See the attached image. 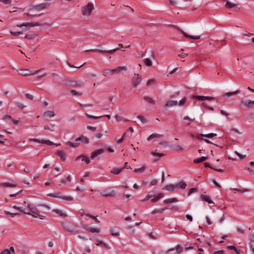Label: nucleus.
<instances>
[{
  "instance_id": "obj_1",
  "label": "nucleus",
  "mask_w": 254,
  "mask_h": 254,
  "mask_svg": "<svg viewBox=\"0 0 254 254\" xmlns=\"http://www.w3.org/2000/svg\"><path fill=\"white\" fill-rule=\"evenodd\" d=\"M94 9V5L92 2H89L82 8V14L84 16H89Z\"/></svg>"
},
{
  "instance_id": "obj_2",
  "label": "nucleus",
  "mask_w": 254,
  "mask_h": 254,
  "mask_svg": "<svg viewBox=\"0 0 254 254\" xmlns=\"http://www.w3.org/2000/svg\"><path fill=\"white\" fill-rule=\"evenodd\" d=\"M101 195L103 197H114L117 195V192L111 188H107L101 192Z\"/></svg>"
},
{
  "instance_id": "obj_3",
  "label": "nucleus",
  "mask_w": 254,
  "mask_h": 254,
  "mask_svg": "<svg viewBox=\"0 0 254 254\" xmlns=\"http://www.w3.org/2000/svg\"><path fill=\"white\" fill-rule=\"evenodd\" d=\"M42 69L43 68L40 69L36 71H33L27 69H22L19 70V74L21 75L27 76L30 75H33L39 73Z\"/></svg>"
},
{
  "instance_id": "obj_4",
  "label": "nucleus",
  "mask_w": 254,
  "mask_h": 254,
  "mask_svg": "<svg viewBox=\"0 0 254 254\" xmlns=\"http://www.w3.org/2000/svg\"><path fill=\"white\" fill-rule=\"evenodd\" d=\"M63 228L66 231L70 233L75 232L76 229L75 226L69 223L64 222L62 224Z\"/></svg>"
},
{
  "instance_id": "obj_5",
  "label": "nucleus",
  "mask_w": 254,
  "mask_h": 254,
  "mask_svg": "<svg viewBox=\"0 0 254 254\" xmlns=\"http://www.w3.org/2000/svg\"><path fill=\"white\" fill-rule=\"evenodd\" d=\"M119 50H120L119 48H116L115 49L111 50H100V49H91V50H86L85 52H99L102 54H112Z\"/></svg>"
},
{
  "instance_id": "obj_6",
  "label": "nucleus",
  "mask_w": 254,
  "mask_h": 254,
  "mask_svg": "<svg viewBox=\"0 0 254 254\" xmlns=\"http://www.w3.org/2000/svg\"><path fill=\"white\" fill-rule=\"evenodd\" d=\"M50 6V4L48 3H43L35 5H31L30 6L29 9L30 10H40L44 9Z\"/></svg>"
},
{
  "instance_id": "obj_7",
  "label": "nucleus",
  "mask_w": 254,
  "mask_h": 254,
  "mask_svg": "<svg viewBox=\"0 0 254 254\" xmlns=\"http://www.w3.org/2000/svg\"><path fill=\"white\" fill-rule=\"evenodd\" d=\"M30 140L32 141L33 142H38V143H44V144H47V145H50V146L53 145H56L57 146H59V145H61V143L56 144L49 140H44V139L40 140V139H37V138H32V139H30Z\"/></svg>"
},
{
  "instance_id": "obj_8",
  "label": "nucleus",
  "mask_w": 254,
  "mask_h": 254,
  "mask_svg": "<svg viewBox=\"0 0 254 254\" xmlns=\"http://www.w3.org/2000/svg\"><path fill=\"white\" fill-rule=\"evenodd\" d=\"M47 23H40L39 22H28L26 23H23L20 25H17L18 27H22V26H31V27H35V26H44L46 25Z\"/></svg>"
},
{
  "instance_id": "obj_9",
  "label": "nucleus",
  "mask_w": 254,
  "mask_h": 254,
  "mask_svg": "<svg viewBox=\"0 0 254 254\" xmlns=\"http://www.w3.org/2000/svg\"><path fill=\"white\" fill-rule=\"evenodd\" d=\"M192 98L195 100H198L200 101H204L205 100H213L215 99V97L211 96H200V95H196L193 96Z\"/></svg>"
},
{
  "instance_id": "obj_10",
  "label": "nucleus",
  "mask_w": 254,
  "mask_h": 254,
  "mask_svg": "<svg viewBox=\"0 0 254 254\" xmlns=\"http://www.w3.org/2000/svg\"><path fill=\"white\" fill-rule=\"evenodd\" d=\"M134 76L132 79V83L136 87L141 82V78L138 74H134Z\"/></svg>"
},
{
  "instance_id": "obj_11",
  "label": "nucleus",
  "mask_w": 254,
  "mask_h": 254,
  "mask_svg": "<svg viewBox=\"0 0 254 254\" xmlns=\"http://www.w3.org/2000/svg\"><path fill=\"white\" fill-rule=\"evenodd\" d=\"M55 197L59 198L66 201H72L73 199V197L71 196L64 195L61 193H55Z\"/></svg>"
},
{
  "instance_id": "obj_12",
  "label": "nucleus",
  "mask_w": 254,
  "mask_h": 254,
  "mask_svg": "<svg viewBox=\"0 0 254 254\" xmlns=\"http://www.w3.org/2000/svg\"><path fill=\"white\" fill-rule=\"evenodd\" d=\"M105 151V150L102 148L97 149L94 151H93L91 154L90 158L91 159H93L95 157H97L98 156L101 155V154L103 153Z\"/></svg>"
},
{
  "instance_id": "obj_13",
  "label": "nucleus",
  "mask_w": 254,
  "mask_h": 254,
  "mask_svg": "<svg viewBox=\"0 0 254 254\" xmlns=\"http://www.w3.org/2000/svg\"><path fill=\"white\" fill-rule=\"evenodd\" d=\"M242 105L248 107V108H252L253 105H254V101H248L247 100H243L241 101Z\"/></svg>"
},
{
  "instance_id": "obj_14",
  "label": "nucleus",
  "mask_w": 254,
  "mask_h": 254,
  "mask_svg": "<svg viewBox=\"0 0 254 254\" xmlns=\"http://www.w3.org/2000/svg\"><path fill=\"white\" fill-rule=\"evenodd\" d=\"M81 158H82V161H85V162L87 164H88L90 163V160L89 158L88 157H87L84 155H79L76 158L75 160L76 161L78 160Z\"/></svg>"
},
{
  "instance_id": "obj_15",
  "label": "nucleus",
  "mask_w": 254,
  "mask_h": 254,
  "mask_svg": "<svg viewBox=\"0 0 254 254\" xmlns=\"http://www.w3.org/2000/svg\"><path fill=\"white\" fill-rule=\"evenodd\" d=\"M56 154L60 157L62 161H64L66 159L65 154L62 150H58L56 152Z\"/></svg>"
},
{
  "instance_id": "obj_16",
  "label": "nucleus",
  "mask_w": 254,
  "mask_h": 254,
  "mask_svg": "<svg viewBox=\"0 0 254 254\" xmlns=\"http://www.w3.org/2000/svg\"><path fill=\"white\" fill-rule=\"evenodd\" d=\"M181 32L185 37L189 39L197 40L200 38V36H191L183 31H181Z\"/></svg>"
},
{
  "instance_id": "obj_17",
  "label": "nucleus",
  "mask_w": 254,
  "mask_h": 254,
  "mask_svg": "<svg viewBox=\"0 0 254 254\" xmlns=\"http://www.w3.org/2000/svg\"><path fill=\"white\" fill-rule=\"evenodd\" d=\"M217 134L214 133H210L208 134H199V135L197 136L198 139H200V136H203L207 138H212L214 136H216Z\"/></svg>"
},
{
  "instance_id": "obj_18",
  "label": "nucleus",
  "mask_w": 254,
  "mask_h": 254,
  "mask_svg": "<svg viewBox=\"0 0 254 254\" xmlns=\"http://www.w3.org/2000/svg\"><path fill=\"white\" fill-rule=\"evenodd\" d=\"M178 104L177 101L169 100L166 102L165 104L166 107H171L173 106H176Z\"/></svg>"
},
{
  "instance_id": "obj_19",
  "label": "nucleus",
  "mask_w": 254,
  "mask_h": 254,
  "mask_svg": "<svg viewBox=\"0 0 254 254\" xmlns=\"http://www.w3.org/2000/svg\"><path fill=\"white\" fill-rule=\"evenodd\" d=\"M178 201H179V200L177 198L174 197L171 198H167L164 200L163 203L165 204H168L173 202H176Z\"/></svg>"
},
{
  "instance_id": "obj_20",
  "label": "nucleus",
  "mask_w": 254,
  "mask_h": 254,
  "mask_svg": "<svg viewBox=\"0 0 254 254\" xmlns=\"http://www.w3.org/2000/svg\"><path fill=\"white\" fill-rule=\"evenodd\" d=\"M110 232L111 235L114 236L118 237L120 235L119 231L117 230L115 227L111 228Z\"/></svg>"
},
{
  "instance_id": "obj_21",
  "label": "nucleus",
  "mask_w": 254,
  "mask_h": 254,
  "mask_svg": "<svg viewBox=\"0 0 254 254\" xmlns=\"http://www.w3.org/2000/svg\"><path fill=\"white\" fill-rule=\"evenodd\" d=\"M31 213H33L32 216L33 217H37V216H38V217L41 216L40 211L35 207L34 209H31Z\"/></svg>"
},
{
  "instance_id": "obj_22",
  "label": "nucleus",
  "mask_w": 254,
  "mask_h": 254,
  "mask_svg": "<svg viewBox=\"0 0 254 254\" xmlns=\"http://www.w3.org/2000/svg\"><path fill=\"white\" fill-rule=\"evenodd\" d=\"M124 168H114L111 171V173L114 174L118 175L123 170Z\"/></svg>"
},
{
  "instance_id": "obj_23",
  "label": "nucleus",
  "mask_w": 254,
  "mask_h": 254,
  "mask_svg": "<svg viewBox=\"0 0 254 254\" xmlns=\"http://www.w3.org/2000/svg\"><path fill=\"white\" fill-rule=\"evenodd\" d=\"M175 186L176 188L185 189L187 187V184L185 182L181 181L178 183V184H176Z\"/></svg>"
},
{
  "instance_id": "obj_24",
  "label": "nucleus",
  "mask_w": 254,
  "mask_h": 254,
  "mask_svg": "<svg viewBox=\"0 0 254 254\" xmlns=\"http://www.w3.org/2000/svg\"><path fill=\"white\" fill-rule=\"evenodd\" d=\"M200 198L202 199V200L207 202L208 203H214L213 201H212L208 196L205 195H201Z\"/></svg>"
},
{
  "instance_id": "obj_25",
  "label": "nucleus",
  "mask_w": 254,
  "mask_h": 254,
  "mask_svg": "<svg viewBox=\"0 0 254 254\" xmlns=\"http://www.w3.org/2000/svg\"><path fill=\"white\" fill-rule=\"evenodd\" d=\"M163 136V135L162 134H158V133H152L151 134L148 138H147V140L148 141L151 140L153 138H161Z\"/></svg>"
},
{
  "instance_id": "obj_26",
  "label": "nucleus",
  "mask_w": 254,
  "mask_h": 254,
  "mask_svg": "<svg viewBox=\"0 0 254 254\" xmlns=\"http://www.w3.org/2000/svg\"><path fill=\"white\" fill-rule=\"evenodd\" d=\"M208 159L207 156H202L200 158H196L193 160L194 163H199L200 162L204 161Z\"/></svg>"
},
{
  "instance_id": "obj_27",
  "label": "nucleus",
  "mask_w": 254,
  "mask_h": 254,
  "mask_svg": "<svg viewBox=\"0 0 254 254\" xmlns=\"http://www.w3.org/2000/svg\"><path fill=\"white\" fill-rule=\"evenodd\" d=\"M241 92V90L240 89H238L236 90L235 92H227L225 93L223 96L224 97H230L232 95H236L238 93H239Z\"/></svg>"
},
{
  "instance_id": "obj_28",
  "label": "nucleus",
  "mask_w": 254,
  "mask_h": 254,
  "mask_svg": "<svg viewBox=\"0 0 254 254\" xmlns=\"http://www.w3.org/2000/svg\"><path fill=\"white\" fill-rule=\"evenodd\" d=\"M238 4L232 3L231 2L227 1L225 3V7L227 8L230 9L234 7H236Z\"/></svg>"
},
{
  "instance_id": "obj_29",
  "label": "nucleus",
  "mask_w": 254,
  "mask_h": 254,
  "mask_svg": "<svg viewBox=\"0 0 254 254\" xmlns=\"http://www.w3.org/2000/svg\"><path fill=\"white\" fill-rule=\"evenodd\" d=\"M44 116L49 118L53 117L55 116V113L53 111H48L44 113Z\"/></svg>"
},
{
  "instance_id": "obj_30",
  "label": "nucleus",
  "mask_w": 254,
  "mask_h": 254,
  "mask_svg": "<svg viewBox=\"0 0 254 254\" xmlns=\"http://www.w3.org/2000/svg\"><path fill=\"white\" fill-rule=\"evenodd\" d=\"M127 69L126 66H118V67L114 69V73H119L122 71L126 70Z\"/></svg>"
},
{
  "instance_id": "obj_31",
  "label": "nucleus",
  "mask_w": 254,
  "mask_h": 254,
  "mask_svg": "<svg viewBox=\"0 0 254 254\" xmlns=\"http://www.w3.org/2000/svg\"><path fill=\"white\" fill-rule=\"evenodd\" d=\"M175 188H176L175 185H174L172 184H170V185H166L164 189L167 190H168V191H174V190H175Z\"/></svg>"
},
{
  "instance_id": "obj_32",
  "label": "nucleus",
  "mask_w": 254,
  "mask_h": 254,
  "mask_svg": "<svg viewBox=\"0 0 254 254\" xmlns=\"http://www.w3.org/2000/svg\"><path fill=\"white\" fill-rule=\"evenodd\" d=\"M163 196V194L162 193H160L158 194L156 196H155L154 198L151 199V201L152 202H157L158 200H159Z\"/></svg>"
},
{
  "instance_id": "obj_33",
  "label": "nucleus",
  "mask_w": 254,
  "mask_h": 254,
  "mask_svg": "<svg viewBox=\"0 0 254 254\" xmlns=\"http://www.w3.org/2000/svg\"><path fill=\"white\" fill-rule=\"evenodd\" d=\"M53 211L62 217H66L67 216V215L63 212L62 210L59 209H54Z\"/></svg>"
},
{
  "instance_id": "obj_34",
  "label": "nucleus",
  "mask_w": 254,
  "mask_h": 254,
  "mask_svg": "<svg viewBox=\"0 0 254 254\" xmlns=\"http://www.w3.org/2000/svg\"><path fill=\"white\" fill-rule=\"evenodd\" d=\"M66 144L67 145H68V146H70V147H73V148H75V147L78 146L80 145V143L79 142H76V141L75 142H72L71 141H67L66 143Z\"/></svg>"
},
{
  "instance_id": "obj_35",
  "label": "nucleus",
  "mask_w": 254,
  "mask_h": 254,
  "mask_svg": "<svg viewBox=\"0 0 254 254\" xmlns=\"http://www.w3.org/2000/svg\"><path fill=\"white\" fill-rule=\"evenodd\" d=\"M114 117L117 121H123L124 122L129 121L128 119L124 118V117L118 116L117 115H116Z\"/></svg>"
},
{
  "instance_id": "obj_36",
  "label": "nucleus",
  "mask_w": 254,
  "mask_h": 254,
  "mask_svg": "<svg viewBox=\"0 0 254 254\" xmlns=\"http://www.w3.org/2000/svg\"><path fill=\"white\" fill-rule=\"evenodd\" d=\"M143 99L145 101L150 104L154 105L155 104V101L149 97L145 96L143 98Z\"/></svg>"
},
{
  "instance_id": "obj_37",
  "label": "nucleus",
  "mask_w": 254,
  "mask_h": 254,
  "mask_svg": "<svg viewBox=\"0 0 254 254\" xmlns=\"http://www.w3.org/2000/svg\"><path fill=\"white\" fill-rule=\"evenodd\" d=\"M0 185L1 186H2V187H12V188H14V187H15L16 186V185L12 184H11V183H1Z\"/></svg>"
},
{
  "instance_id": "obj_38",
  "label": "nucleus",
  "mask_w": 254,
  "mask_h": 254,
  "mask_svg": "<svg viewBox=\"0 0 254 254\" xmlns=\"http://www.w3.org/2000/svg\"><path fill=\"white\" fill-rule=\"evenodd\" d=\"M176 250L177 253L179 254L181 252H182V251H183V248L182 247L180 246V245H177L176 247V248L175 249H170L168 251V252H170V251H174Z\"/></svg>"
},
{
  "instance_id": "obj_39",
  "label": "nucleus",
  "mask_w": 254,
  "mask_h": 254,
  "mask_svg": "<svg viewBox=\"0 0 254 254\" xmlns=\"http://www.w3.org/2000/svg\"><path fill=\"white\" fill-rule=\"evenodd\" d=\"M249 238L250 241V248H252V244L254 243V233L250 234L249 235Z\"/></svg>"
},
{
  "instance_id": "obj_40",
  "label": "nucleus",
  "mask_w": 254,
  "mask_h": 254,
  "mask_svg": "<svg viewBox=\"0 0 254 254\" xmlns=\"http://www.w3.org/2000/svg\"><path fill=\"white\" fill-rule=\"evenodd\" d=\"M165 210H166V208H165L155 209L152 211V214H155L156 213H162Z\"/></svg>"
},
{
  "instance_id": "obj_41",
  "label": "nucleus",
  "mask_w": 254,
  "mask_h": 254,
  "mask_svg": "<svg viewBox=\"0 0 254 254\" xmlns=\"http://www.w3.org/2000/svg\"><path fill=\"white\" fill-rule=\"evenodd\" d=\"M144 64L147 66H150L152 64V61L148 58H146L143 60Z\"/></svg>"
},
{
  "instance_id": "obj_42",
  "label": "nucleus",
  "mask_w": 254,
  "mask_h": 254,
  "mask_svg": "<svg viewBox=\"0 0 254 254\" xmlns=\"http://www.w3.org/2000/svg\"><path fill=\"white\" fill-rule=\"evenodd\" d=\"M88 231L91 233H99L100 229L96 228L90 227L87 229Z\"/></svg>"
},
{
  "instance_id": "obj_43",
  "label": "nucleus",
  "mask_w": 254,
  "mask_h": 254,
  "mask_svg": "<svg viewBox=\"0 0 254 254\" xmlns=\"http://www.w3.org/2000/svg\"><path fill=\"white\" fill-rule=\"evenodd\" d=\"M85 116L86 117L89 119H92V120H96V119H99V118H101L102 117V116H98V117H96V116H92V115H90L89 114H85Z\"/></svg>"
},
{
  "instance_id": "obj_44",
  "label": "nucleus",
  "mask_w": 254,
  "mask_h": 254,
  "mask_svg": "<svg viewBox=\"0 0 254 254\" xmlns=\"http://www.w3.org/2000/svg\"><path fill=\"white\" fill-rule=\"evenodd\" d=\"M137 118L139 119L143 124H145L147 122V120L143 116L138 115L137 116Z\"/></svg>"
},
{
  "instance_id": "obj_45",
  "label": "nucleus",
  "mask_w": 254,
  "mask_h": 254,
  "mask_svg": "<svg viewBox=\"0 0 254 254\" xmlns=\"http://www.w3.org/2000/svg\"><path fill=\"white\" fill-rule=\"evenodd\" d=\"M87 216L89 217L90 218H92L93 220H94L97 223H100V221L98 220V219L97 218V216H94L92 215H90V214L87 213L86 214Z\"/></svg>"
},
{
  "instance_id": "obj_46",
  "label": "nucleus",
  "mask_w": 254,
  "mask_h": 254,
  "mask_svg": "<svg viewBox=\"0 0 254 254\" xmlns=\"http://www.w3.org/2000/svg\"><path fill=\"white\" fill-rule=\"evenodd\" d=\"M15 105L18 108L21 110L23 109L26 107V106L24 105L22 103L20 102H16L15 103Z\"/></svg>"
},
{
  "instance_id": "obj_47",
  "label": "nucleus",
  "mask_w": 254,
  "mask_h": 254,
  "mask_svg": "<svg viewBox=\"0 0 254 254\" xmlns=\"http://www.w3.org/2000/svg\"><path fill=\"white\" fill-rule=\"evenodd\" d=\"M145 169V167L144 166H143L142 167H141L140 168L135 169L134 170V172L135 173H138V172L141 173L144 171Z\"/></svg>"
},
{
  "instance_id": "obj_48",
  "label": "nucleus",
  "mask_w": 254,
  "mask_h": 254,
  "mask_svg": "<svg viewBox=\"0 0 254 254\" xmlns=\"http://www.w3.org/2000/svg\"><path fill=\"white\" fill-rule=\"evenodd\" d=\"M35 35L33 34H26L25 36V38L29 40L33 39L35 38Z\"/></svg>"
},
{
  "instance_id": "obj_49",
  "label": "nucleus",
  "mask_w": 254,
  "mask_h": 254,
  "mask_svg": "<svg viewBox=\"0 0 254 254\" xmlns=\"http://www.w3.org/2000/svg\"><path fill=\"white\" fill-rule=\"evenodd\" d=\"M165 208H166V209L175 210L176 211H178L179 210L178 206H177L176 205L173 206H168L166 207H165Z\"/></svg>"
},
{
  "instance_id": "obj_50",
  "label": "nucleus",
  "mask_w": 254,
  "mask_h": 254,
  "mask_svg": "<svg viewBox=\"0 0 254 254\" xmlns=\"http://www.w3.org/2000/svg\"><path fill=\"white\" fill-rule=\"evenodd\" d=\"M43 13L39 14H30L29 13H24L23 15H25V16L29 17H36L37 16H40Z\"/></svg>"
},
{
  "instance_id": "obj_51",
  "label": "nucleus",
  "mask_w": 254,
  "mask_h": 254,
  "mask_svg": "<svg viewBox=\"0 0 254 254\" xmlns=\"http://www.w3.org/2000/svg\"><path fill=\"white\" fill-rule=\"evenodd\" d=\"M197 191H198L197 188H191L190 189V190H189V191L188 192V195H190L192 193H193V192H197Z\"/></svg>"
},
{
  "instance_id": "obj_52",
  "label": "nucleus",
  "mask_w": 254,
  "mask_h": 254,
  "mask_svg": "<svg viewBox=\"0 0 254 254\" xmlns=\"http://www.w3.org/2000/svg\"><path fill=\"white\" fill-rule=\"evenodd\" d=\"M151 154L153 156H157L158 157H161L164 156L165 155L163 153H156L155 152H152L151 153Z\"/></svg>"
},
{
  "instance_id": "obj_53",
  "label": "nucleus",
  "mask_w": 254,
  "mask_h": 254,
  "mask_svg": "<svg viewBox=\"0 0 254 254\" xmlns=\"http://www.w3.org/2000/svg\"><path fill=\"white\" fill-rule=\"evenodd\" d=\"M81 141L85 144H88L89 142V139L87 137L84 136H81Z\"/></svg>"
},
{
  "instance_id": "obj_54",
  "label": "nucleus",
  "mask_w": 254,
  "mask_h": 254,
  "mask_svg": "<svg viewBox=\"0 0 254 254\" xmlns=\"http://www.w3.org/2000/svg\"><path fill=\"white\" fill-rule=\"evenodd\" d=\"M104 72L107 74L112 75L114 73V70L113 69H106L104 70Z\"/></svg>"
},
{
  "instance_id": "obj_55",
  "label": "nucleus",
  "mask_w": 254,
  "mask_h": 254,
  "mask_svg": "<svg viewBox=\"0 0 254 254\" xmlns=\"http://www.w3.org/2000/svg\"><path fill=\"white\" fill-rule=\"evenodd\" d=\"M10 33L11 35L15 36H19V35L23 34L22 32L21 31H18V32L10 31Z\"/></svg>"
},
{
  "instance_id": "obj_56",
  "label": "nucleus",
  "mask_w": 254,
  "mask_h": 254,
  "mask_svg": "<svg viewBox=\"0 0 254 254\" xmlns=\"http://www.w3.org/2000/svg\"><path fill=\"white\" fill-rule=\"evenodd\" d=\"M186 101V97H184L179 102L178 105H180V106H183L185 103Z\"/></svg>"
},
{
  "instance_id": "obj_57",
  "label": "nucleus",
  "mask_w": 254,
  "mask_h": 254,
  "mask_svg": "<svg viewBox=\"0 0 254 254\" xmlns=\"http://www.w3.org/2000/svg\"><path fill=\"white\" fill-rule=\"evenodd\" d=\"M202 105L203 107L207 108L208 110H209L213 111V110H214V109H213V108L212 107H209V106H207V104H206V103H205V102H203V103H202Z\"/></svg>"
},
{
  "instance_id": "obj_58",
  "label": "nucleus",
  "mask_w": 254,
  "mask_h": 254,
  "mask_svg": "<svg viewBox=\"0 0 254 254\" xmlns=\"http://www.w3.org/2000/svg\"><path fill=\"white\" fill-rule=\"evenodd\" d=\"M0 1L5 4H10L11 0H0Z\"/></svg>"
},
{
  "instance_id": "obj_59",
  "label": "nucleus",
  "mask_w": 254,
  "mask_h": 254,
  "mask_svg": "<svg viewBox=\"0 0 254 254\" xmlns=\"http://www.w3.org/2000/svg\"><path fill=\"white\" fill-rule=\"evenodd\" d=\"M155 83V80L154 79H149L147 81L146 83V85L148 86L151 84Z\"/></svg>"
},
{
  "instance_id": "obj_60",
  "label": "nucleus",
  "mask_w": 254,
  "mask_h": 254,
  "mask_svg": "<svg viewBox=\"0 0 254 254\" xmlns=\"http://www.w3.org/2000/svg\"><path fill=\"white\" fill-rule=\"evenodd\" d=\"M0 254H10V251L8 249H6L2 251Z\"/></svg>"
},
{
  "instance_id": "obj_61",
  "label": "nucleus",
  "mask_w": 254,
  "mask_h": 254,
  "mask_svg": "<svg viewBox=\"0 0 254 254\" xmlns=\"http://www.w3.org/2000/svg\"><path fill=\"white\" fill-rule=\"evenodd\" d=\"M183 120H184V121H189L190 122V121H194V118H193V119H191V118H190V117H188V116H186V117H184L183 118Z\"/></svg>"
},
{
  "instance_id": "obj_62",
  "label": "nucleus",
  "mask_w": 254,
  "mask_h": 254,
  "mask_svg": "<svg viewBox=\"0 0 254 254\" xmlns=\"http://www.w3.org/2000/svg\"><path fill=\"white\" fill-rule=\"evenodd\" d=\"M71 93H72V94L73 95H77V96H80L82 95L81 93H78L75 90H72L71 91Z\"/></svg>"
},
{
  "instance_id": "obj_63",
  "label": "nucleus",
  "mask_w": 254,
  "mask_h": 254,
  "mask_svg": "<svg viewBox=\"0 0 254 254\" xmlns=\"http://www.w3.org/2000/svg\"><path fill=\"white\" fill-rule=\"evenodd\" d=\"M25 96L27 99H30V100H33L34 98L33 96H32V95L28 94V93L26 94Z\"/></svg>"
},
{
  "instance_id": "obj_64",
  "label": "nucleus",
  "mask_w": 254,
  "mask_h": 254,
  "mask_svg": "<svg viewBox=\"0 0 254 254\" xmlns=\"http://www.w3.org/2000/svg\"><path fill=\"white\" fill-rule=\"evenodd\" d=\"M224 252V250H219L217 251H215L213 253V254H222Z\"/></svg>"
}]
</instances>
